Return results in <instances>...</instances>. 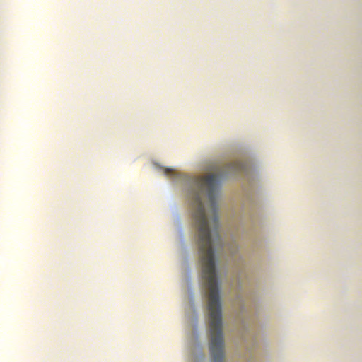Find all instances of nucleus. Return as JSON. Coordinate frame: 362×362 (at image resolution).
<instances>
[{"mask_svg": "<svg viewBox=\"0 0 362 362\" xmlns=\"http://www.w3.org/2000/svg\"><path fill=\"white\" fill-rule=\"evenodd\" d=\"M164 172L165 173V174H172V173H173V170L167 168L166 169L164 170Z\"/></svg>", "mask_w": 362, "mask_h": 362, "instance_id": "3", "label": "nucleus"}, {"mask_svg": "<svg viewBox=\"0 0 362 362\" xmlns=\"http://www.w3.org/2000/svg\"><path fill=\"white\" fill-rule=\"evenodd\" d=\"M218 189V178L215 174L196 178L194 189L190 194V204L197 229L202 276L209 291L210 354L213 362H223V321L214 249L221 245L217 216Z\"/></svg>", "mask_w": 362, "mask_h": 362, "instance_id": "1", "label": "nucleus"}, {"mask_svg": "<svg viewBox=\"0 0 362 362\" xmlns=\"http://www.w3.org/2000/svg\"><path fill=\"white\" fill-rule=\"evenodd\" d=\"M246 168V163H243V161H235V163L228 164L224 170V173L225 174H231V173L245 172Z\"/></svg>", "mask_w": 362, "mask_h": 362, "instance_id": "2", "label": "nucleus"}]
</instances>
